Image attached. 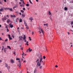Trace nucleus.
Listing matches in <instances>:
<instances>
[{
  "instance_id": "8fccbe9b",
  "label": "nucleus",
  "mask_w": 73,
  "mask_h": 73,
  "mask_svg": "<svg viewBox=\"0 0 73 73\" xmlns=\"http://www.w3.org/2000/svg\"><path fill=\"white\" fill-rule=\"evenodd\" d=\"M21 50H23V47H21Z\"/></svg>"
},
{
  "instance_id": "1a4fd4ad",
  "label": "nucleus",
  "mask_w": 73,
  "mask_h": 73,
  "mask_svg": "<svg viewBox=\"0 0 73 73\" xmlns=\"http://www.w3.org/2000/svg\"><path fill=\"white\" fill-rule=\"evenodd\" d=\"M10 62L11 63H14L15 62H14V60H13V59H11L10 60Z\"/></svg>"
},
{
  "instance_id": "dca6fc26",
  "label": "nucleus",
  "mask_w": 73,
  "mask_h": 73,
  "mask_svg": "<svg viewBox=\"0 0 73 73\" xmlns=\"http://www.w3.org/2000/svg\"><path fill=\"white\" fill-rule=\"evenodd\" d=\"M25 24L26 27H27V26H28V25H27V24L26 23H25Z\"/></svg>"
},
{
  "instance_id": "f3484780",
  "label": "nucleus",
  "mask_w": 73,
  "mask_h": 73,
  "mask_svg": "<svg viewBox=\"0 0 73 73\" xmlns=\"http://www.w3.org/2000/svg\"><path fill=\"white\" fill-rule=\"evenodd\" d=\"M29 49H31V48H29V49L27 50V52H29Z\"/></svg>"
},
{
  "instance_id": "4be33fe9",
  "label": "nucleus",
  "mask_w": 73,
  "mask_h": 73,
  "mask_svg": "<svg viewBox=\"0 0 73 73\" xmlns=\"http://www.w3.org/2000/svg\"><path fill=\"white\" fill-rule=\"evenodd\" d=\"M36 72H37V70L36 69H35L34 71V73H36Z\"/></svg>"
},
{
  "instance_id": "69168bd1",
  "label": "nucleus",
  "mask_w": 73,
  "mask_h": 73,
  "mask_svg": "<svg viewBox=\"0 0 73 73\" xmlns=\"http://www.w3.org/2000/svg\"><path fill=\"white\" fill-rule=\"evenodd\" d=\"M36 2H38V0H36Z\"/></svg>"
},
{
  "instance_id": "9d476101",
  "label": "nucleus",
  "mask_w": 73,
  "mask_h": 73,
  "mask_svg": "<svg viewBox=\"0 0 73 73\" xmlns=\"http://www.w3.org/2000/svg\"><path fill=\"white\" fill-rule=\"evenodd\" d=\"M25 14H22V18H24V17H25Z\"/></svg>"
},
{
  "instance_id": "de8ad7c7",
  "label": "nucleus",
  "mask_w": 73,
  "mask_h": 73,
  "mask_svg": "<svg viewBox=\"0 0 73 73\" xmlns=\"http://www.w3.org/2000/svg\"><path fill=\"white\" fill-rule=\"evenodd\" d=\"M5 28H7V29H8V27H7V26H6L5 27Z\"/></svg>"
},
{
  "instance_id": "f8f14e48",
  "label": "nucleus",
  "mask_w": 73,
  "mask_h": 73,
  "mask_svg": "<svg viewBox=\"0 0 73 73\" xmlns=\"http://www.w3.org/2000/svg\"><path fill=\"white\" fill-rule=\"evenodd\" d=\"M29 19L30 20H31V21H32L33 20V18L32 17L29 18Z\"/></svg>"
},
{
  "instance_id": "603ef678",
  "label": "nucleus",
  "mask_w": 73,
  "mask_h": 73,
  "mask_svg": "<svg viewBox=\"0 0 73 73\" xmlns=\"http://www.w3.org/2000/svg\"><path fill=\"white\" fill-rule=\"evenodd\" d=\"M68 35H70V33H69V32H68Z\"/></svg>"
},
{
  "instance_id": "f257e3e1",
  "label": "nucleus",
  "mask_w": 73,
  "mask_h": 73,
  "mask_svg": "<svg viewBox=\"0 0 73 73\" xmlns=\"http://www.w3.org/2000/svg\"><path fill=\"white\" fill-rule=\"evenodd\" d=\"M38 29L39 30V32H40V34H41V32H42V33L43 35H44V31L42 30V29H41V27H39L38 28Z\"/></svg>"
},
{
  "instance_id": "0eeeda50",
  "label": "nucleus",
  "mask_w": 73,
  "mask_h": 73,
  "mask_svg": "<svg viewBox=\"0 0 73 73\" xmlns=\"http://www.w3.org/2000/svg\"><path fill=\"white\" fill-rule=\"evenodd\" d=\"M7 20V18L5 17H4L3 18H2V21H4L5 20Z\"/></svg>"
},
{
  "instance_id": "5fc2aeb1",
  "label": "nucleus",
  "mask_w": 73,
  "mask_h": 73,
  "mask_svg": "<svg viewBox=\"0 0 73 73\" xmlns=\"http://www.w3.org/2000/svg\"><path fill=\"white\" fill-rule=\"evenodd\" d=\"M4 1L5 2H7V0H4Z\"/></svg>"
},
{
  "instance_id": "f704fd0d",
  "label": "nucleus",
  "mask_w": 73,
  "mask_h": 73,
  "mask_svg": "<svg viewBox=\"0 0 73 73\" xmlns=\"http://www.w3.org/2000/svg\"><path fill=\"white\" fill-rule=\"evenodd\" d=\"M7 68H8V69H10V66H7Z\"/></svg>"
},
{
  "instance_id": "5701e85b",
  "label": "nucleus",
  "mask_w": 73,
  "mask_h": 73,
  "mask_svg": "<svg viewBox=\"0 0 73 73\" xmlns=\"http://www.w3.org/2000/svg\"><path fill=\"white\" fill-rule=\"evenodd\" d=\"M5 67H7V68L8 66V64L6 63H5Z\"/></svg>"
},
{
  "instance_id": "e433bc0d",
  "label": "nucleus",
  "mask_w": 73,
  "mask_h": 73,
  "mask_svg": "<svg viewBox=\"0 0 73 73\" xmlns=\"http://www.w3.org/2000/svg\"><path fill=\"white\" fill-rule=\"evenodd\" d=\"M44 26H45V25H48V23H46V24H44Z\"/></svg>"
},
{
  "instance_id": "c9c22d12",
  "label": "nucleus",
  "mask_w": 73,
  "mask_h": 73,
  "mask_svg": "<svg viewBox=\"0 0 73 73\" xmlns=\"http://www.w3.org/2000/svg\"><path fill=\"white\" fill-rule=\"evenodd\" d=\"M43 59H45V58H46V57L45 56H43Z\"/></svg>"
},
{
  "instance_id": "c85d7f7f",
  "label": "nucleus",
  "mask_w": 73,
  "mask_h": 73,
  "mask_svg": "<svg viewBox=\"0 0 73 73\" xmlns=\"http://www.w3.org/2000/svg\"><path fill=\"white\" fill-rule=\"evenodd\" d=\"M22 1L23 4H25V3H24V0H22V1Z\"/></svg>"
},
{
  "instance_id": "72a5a7b5",
  "label": "nucleus",
  "mask_w": 73,
  "mask_h": 73,
  "mask_svg": "<svg viewBox=\"0 0 73 73\" xmlns=\"http://www.w3.org/2000/svg\"><path fill=\"white\" fill-rule=\"evenodd\" d=\"M31 51H32V50L31 49L29 50V52H31Z\"/></svg>"
},
{
  "instance_id": "6e6552de",
  "label": "nucleus",
  "mask_w": 73,
  "mask_h": 73,
  "mask_svg": "<svg viewBox=\"0 0 73 73\" xmlns=\"http://www.w3.org/2000/svg\"><path fill=\"white\" fill-rule=\"evenodd\" d=\"M5 10H6V9H9V11H12V8H5Z\"/></svg>"
},
{
  "instance_id": "39448f33",
  "label": "nucleus",
  "mask_w": 73,
  "mask_h": 73,
  "mask_svg": "<svg viewBox=\"0 0 73 73\" xmlns=\"http://www.w3.org/2000/svg\"><path fill=\"white\" fill-rule=\"evenodd\" d=\"M9 25L10 26V28H12L13 27V25H12V24L10 23L9 24Z\"/></svg>"
},
{
  "instance_id": "f03ea898",
  "label": "nucleus",
  "mask_w": 73,
  "mask_h": 73,
  "mask_svg": "<svg viewBox=\"0 0 73 73\" xmlns=\"http://www.w3.org/2000/svg\"><path fill=\"white\" fill-rule=\"evenodd\" d=\"M41 62H40V61L36 63V66L37 67H38V66H41Z\"/></svg>"
},
{
  "instance_id": "bb28decb",
  "label": "nucleus",
  "mask_w": 73,
  "mask_h": 73,
  "mask_svg": "<svg viewBox=\"0 0 73 73\" xmlns=\"http://www.w3.org/2000/svg\"><path fill=\"white\" fill-rule=\"evenodd\" d=\"M3 9H0V12H1V11H3Z\"/></svg>"
},
{
  "instance_id": "393cba45",
  "label": "nucleus",
  "mask_w": 73,
  "mask_h": 73,
  "mask_svg": "<svg viewBox=\"0 0 73 73\" xmlns=\"http://www.w3.org/2000/svg\"><path fill=\"white\" fill-rule=\"evenodd\" d=\"M7 47L9 48L10 49H11V47H10V46H7Z\"/></svg>"
},
{
  "instance_id": "c756f323",
  "label": "nucleus",
  "mask_w": 73,
  "mask_h": 73,
  "mask_svg": "<svg viewBox=\"0 0 73 73\" xmlns=\"http://www.w3.org/2000/svg\"><path fill=\"white\" fill-rule=\"evenodd\" d=\"M29 40H30V41H32V39L31 38V37H29Z\"/></svg>"
},
{
  "instance_id": "aec40b11",
  "label": "nucleus",
  "mask_w": 73,
  "mask_h": 73,
  "mask_svg": "<svg viewBox=\"0 0 73 73\" xmlns=\"http://www.w3.org/2000/svg\"><path fill=\"white\" fill-rule=\"evenodd\" d=\"M19 22H20V23H21V22H22V20L21 19V18L19 20Z\"/></svg>"
},
{
  "instance_id": "b1692460",
  "label": "nucleus",
  "mask_w": 73,
  "mask_h": 73,
  "mask_svg": "<svg viewBox=\"0 0 73 73\" xmlns=\"http://www.w3.org/2000/svg\"><path fill=\"white\" fill-rule=\"evenodd\" d=\"M26 5L27 7H29V4H27Z\"/></svg>"
},
{
  "instance_id": "423d86ee",
  "label": "nucleus",
  "mask_w": 73,
  "mask_h": 73,
  "mask_svg": "<svg viewBox=\"0 0 73 73\" xmlns=\"http://www.w3.org/2000/svg\"><path fill=\"white\" fill-rule=\"evenodd\" d=\"M43 59L42 58V56H41L40 57L39 62H41V61H42Z\"/></svg>"
},
{
  "instance_id": "6ab92c4d",
  "label": "nucleus",
  "mask_w": 73,
  "mask_h": 73,
  "mask_svg": "<svg viewBox=\"0 0 73 73\" xmlns=\"http://www.w3.org/2000/svg\"><path fill=\"white\" fill-rule=\"evenodd\" d=\"M39 61V59H37L36 60V62H37Z\"/></svg>"
},
{
  "instance_id": "864d4df0",
  "label": "nucleus",
  "mask_w": 73,
  "mask_h": 73,
  "mask_svg": "<svg viewBox=\"0 0 73 73\" xmlns=\"http://www.w3.org/2000/svg\"><path fill=\"white\" fill-rule=\"evenodd\" d=\"M4 52H6V50H5V49H4Z\"/></svg>"
},
{
  "instance_id": "79ce46f5",
  "label": "nucleus",
  "mask_w": 73,
  "mask_h": 73,
  "mask_svg": "<svg viewBox=\"0 0 73 73\" xmlns=\"http://www.w3.org/2000/svg\"><path fill=\"white\" fill-rule=\"evenodd\" d=\"M23 9L24 11H25V8H23Z\"/></svg>"
},
{
  "instance_id": "a878e982",
  "label": "nucleus",
  "mask_w": 73,
  "mask_h": 73,
  "mask_svg": "<svg viewBox=\"0 0 73 73\" xmlns=\"http://www.w3.org/2000/svg\"><path fill=\"white\" fill-rule=\"evenodd\" d=\"M9 39L10 40H12V38L11 37H10L9 38Z\"/></svg>"
},
{
  "instance_id": "3c124183",
  "label": "nucleus",
  "mask_w": 73,
  "mask_h": 73,
  "mask_svg": "<svg viewBox=\"0 0 73 73\" xmlns=\"http://www.w3.org/2000/svg\"><path fill=\"white\" fill-rule=\"evenodd\" d=\"M56 68H57L58 67V66L57 65H56L55 66Z\"/></svg>"
},
{
  "instance_id": "ea45409f",
  "label": "nucleus",
  "mask_w": 73,
  "mask_h": 73,
  "mask_svg": "<svg viewBox=\"0 0 73 73\" xmlns=\"http://www.w3.org/2000/svg\"><path fill=\"white\" fill-rule=\"evenodd\" d=\"M40 69H41L42 68V66H40L39 67Z\"/></svg>"
},
{
  "instance_id": "052dcab7",
  "label": "nucleus",
  "mask_w": 73,
  "mask_h": 73,
  "mask_svg": "<svg viewBox=\"0 0 73 73\" xmlns=\"http://www.w3.org/2000/svg\"><path fill=\"white\" fill-rule=\"evenodd\" d=\"M19 14L20 15H21V13H19Z\"/></svg>"
},
{
  "instance_id": "a211bd4d",
  "label": "nucleus",
  "mask_w": 73,
  "mask_h": 73,
  "mask_svg": "<svg viewBox=\"0 0 73 73\" xmlns=\"http://www.w3.org/2000/svg\"><path fill=\"white\" fill-rule=\"evenodd\" d=\"M8 20L7 21V23H9V21H10V20H9L8 19H7Z\"/></svg>"
},
{
  "instance_id": "37998d69",
  "label": "nucleus",
  "mask_w": 73,
  "mask_h": 73,
  "mask_svg": "<svg viewBox=\"0 0 73 73\" xmlns=\"http://www.w3.org/2000/svg\"><path fill=\"white\" fill-rule=\"evenodd\" d=\"M7 32H9V30L8 29H7Z\"/></svg>"
},
{
  "instance_id": "412c9836",
  "label": "nucleus",
  "mask_w": 73,
  "mask_h": 73,
  "mask_svg": "<svg viewBox=\"0 0 73 73\" xmlns=\"http://www.w3.org/2000/svg\"><path fill=\"white\" fill-rule=\"evenodd\" d=\"M48 14L49 15H51V13H50V11H48Z\"/></svg>"
},
{
  "instance_id": "20e7f679",
  "label": "nucleus",
  "mask_w": 73,
  "mask_h": 73,
  "mask_svg": "<svg viewBox=\"0 0 73 73\" xmlns=\"http://www.w3.org/2000/svg\"><path fill=\"white\" fill-rule=\"evenodd\" d=\"M18 62H19V64H17V66H19V68H21V62H20L19 60Z\"/></svg>"
},
{
  "instance_id": "49530a36",
  "label": "nucleus",
  "mask_w": 73,
  "mask_h": 73,
  "mask_svg": "<svg viewBox=\"0 0 73 73\" xmlns=\"http://www.w3.org/2000/svg\"><path fill=\"white\" fill-rule=\"evenodd\" d=\"M70 31L72 32H73V31L72 30H70Z\"/></svg>"
},
{
  "instance_id": "774afa93",
  "label": "nucleus",
  "mask_w": 73,
  "mask_h": 73,
  "mask_svg": "<svg viewBox=\"0 0 73 73\" xmlns=\"http://www.w3.org/2000/svg\"><path fill=\"white\" fill-rule=\"evenodd\" d=\"M19 4H21V2H19Z\"/></svg>"
},
{
  "instance_id": "09e8293b",
  "label": "nucleus",
  "mask_w": 73,
  "mask_h": 73,
  "mask_svg": "<svg viewBox=\"0 0 73 73\" xmlns=\"http://www.w3.org/2000/svg\"><path fill=\"white\" fill-rule=\"evenodd\" d=\"M24 40L25 42H27V40H26V39H25V40Z\"/></svg>"
},
{
  "instance_id": "0e129e2a",
  "label": "nucleus",
  "mask_w": 73,
  "mask_h": 73,
  "mask_svg": "<svg viewBox=\"0 0 73 73\" xmlns=\"http://www.w3.org/2000/svg\"><path fill=\"white\" fill-rule=\"evenodd\" d=\"M0 4H2V3L0 1Z\"/></svg>"
},
{
  "instance_id": "a19ab883",
  "label": "nucleus",
  "mask_w": 73,
  "mask_h": 73,
  "mask_svg": "<svg viewBox=\"0 0 73 73\" xmlns=\"http://www.w3.org/2000/svg\"><path fill=\"white\" fill-rule=\"evenodd\" d=\"M2 47L3 48L2 49V52H3V49H4V46H2Z\"/></svg>"
},
{
  "instance_id": "58836bf2",
  "label": "nucleus",
  "mask_w": 73,
  "mask_h": 73,
  "mask_svg": "<svg viewBox=\"0 0 73 73\" xmlns=\"http://www.w3.org/2000/svg\"><path fill=\"white\" fill-rule=\"evenodd\" d=\"M26 29H29V27H26Z\"/></svg>"
},
{
  "instance_id": "c03bdc74",
  "label": "nucleus",
  "mask_w": 73,
  "mask_h": 73,
  "mask_svg": "<svg viewBox=\"0 0 73 73\" xmlns=\"http://www.w3.org/2000/svg\"><path fill=\"white\" fill-rule=\"evenodd\" d=\"M8 41V39H6L5 40V41Z\"/></svg>"
},
{
  "instance_id": "473e14b6",
  "label": "nucleus",
  "mask_w": 73,
  "mask_h": 73,
  "mask_svg": "<svg viewBox=\"0 0 73 73\" xmlns=\"http://www.w3.org/2000/svg\"><path fill=\"white\" fill-rule=\"evenodd\" d=\"M21 12H22V13H24V11H23L22 10H21Z\"/></svg>"
},
{
  "instance_id": "6e6d98bb",
  "label": "nucleus",
  "mask_w": 73,
  "mask_h": 73,
  "mask_svg": "<svg viewBox=\"0 0 73 73\" xmlns=\"http://www.w3.org/2000/svg\"><path fill=\"white\" fill-rule=\"evenodd\" d=\"M13 54H14L16 55V54H15V52H13Z\"/></svg>"
},
{
  "instance_id": "a18cd8bd",
  "label": "nucleus",
  "mask_w": 73,
  "mask_h": 73,
  "mask_svg": "<svg viewBox=\"0 0 73 73\" xmlns=\"http://www.w3.org/2000/svg\"><path fill=\"white\" fill-rule=\"evenodd\" d=\"M8 36H9V37H10V35H8Z\"/></svg>"
},
{
  "instance_id": "7ed1b4c3",
  "label": "nucleus",
  "mask_w": 73,
  "mask_h": 73,
  "mask_svg": "<svg viewBox=\"0 0 73 73\" xmlns=\"http://www.w3.org/2000/svg\"><path fill=\"white\" fill-rule=\"evenodd\" d=\"M23 38V37L22 36H19V40L20 41H22V39Z\"/></svg>"
},
{
  "instance_id": "ddd939ff",
  "label": "nucleus",
  "mask_w": 73,
  "mask_h": 73,
  "mask_svg": "<svg viewBox=\"0 0 73 73\" xmlns=\"http://www.w3.org/2000/svg\"><path fill=\"white\" fill-rule=\"evenodd\" d=\"M28 43H29V42L27 41L26 44H25L26 45H27V46L29 45V44H28Z\"/></svg>"
},
{
  "instance_id": "e2e57ef3",
  "label": "nucleus",
  "mask_w": 73,
  "mask_h": 73,
  "mask_svg": "<svg viewBox=\"0 0 73 73\" xmlns=\"http://www.w3.org/2000/svg\"><path fill=\"white\" fill-rule=\"evenodd\" d=\"M2 40L1 39V37H0V40Z\"/></svg>"
},
{
  "instance_id": "2eb2a0df",
  "label": "nucleus",
  "mask_w": 73,
  "mask_h": 73,
  "mask_svg": "<svg viewBox=\"0 0 73 73\" xmlns=\"http://www.w3.org/2000/svg\"><path fill=\"white\" fill-rule=\"evenodd\" d=\"M11 17H16V15H11Z\"/></svg>"
},
{
  "instance_id": "bf43d9fd",
  "label": "nucleus",
  "mask_w": 73,
  "mask_h": 73,
  "mask_svg": "<svg viewBox=\"0 0 73 73\" xmlns=\"http://www.w3.org/2000/svg\"><path fill=\"white\" fill-rule=\"evenodd\" d=\"M17 7L16 6H15L14 7H13L14 8H16Z\"/></svg>"
},
{
  "instance_id": "4d7b16f0",
  "label": "nucleus",
  "mask_w": 73,
  "mask_h": 73,
  "mask_svg": "<svg viewBox=\"0 0 73 73\" xmlns=\"http://www.w3.org/2000/svg\"><path fill=\"white\" fill-rule=\"evenodd\" d=\"M26 62V60H24V61H23V63H24V62Z\"/></svg>"
},
{
  "instance_id": "cd10ccee",
  "label": "nucleus",
  "mask_w": 73,
  "mask_h": 73,
  "mask_svg": "<svg viewBox=\"0 0 73 73\" xmlns=\"http://www.w3.org/2000/svg\"><path fill=\"white\" fill-rule=\"evenodd\" d=\"M71 25H73V21H72L71 22Z\"/></svg>"
},
{
  "instance_id": "2f4dec72",
  "label": "nucleus",
  "mask_w": 73,
  "mask_h": 73,
  "mask_svg": "<svg viewBox=\"0 0 73 73\" xmlns=\"http://www.w3.org/2000/svg\"><path fill=\"white\" fill-rule=\"evenodd\" d=\"M70 3H73V0L70 1Z\"/></svg>"
},
{
  "instance_id": "338daca9",
  "label": "nucleus",
  "mask_w": 73,
  "mask_h": 73,
  "mask_svg": "<svg viewBox=\"0 0 73 73\" xmlns=\"http://www.w3.org/2000/svg\"><path fill=\"white\" fill-rule=\"evenodd\" d=\"M2 35H4V33H2Z\"/></svg>"
},
{
  "instance_id": "4c0bfd02",
  "label": "nucleus",
  "mask_w": 73,
  "mask_h": 73,
  "mask_svg": "<svg viewBox=\"0 0 73 73\" xmlns=\"http://www.w3.org/2000/svg\"><path fill=\"white\" fill-rule=\"evenodd\" d=\"M16 60H20V59L19 58H17Z\"/></svg>"
},
{
  "instance_id": "7c9ffc66",
  "label": "nucleus",
  "mask_w": 73,
  "mask_h": 73,
  "mask_svg": "<svg viewBox=\"0 0 73 73\" xmlns=\"http://www.w3.org/2000/svg\"><path fill=\"white\" fill-rule=\"evenodd\" d=\"M29 2L31 3V4H32V2H31V0H29Z\"/></svg>"
},
{
  "instance_id": "9b49d317",
  "label": "nucleus",
  "mask_w": 73,
  "mask_h": 73,
  "mask_svg": "<svg viewBox=\"0 0 73 73\" xmlns=\"http://www.w3.org/2000/svg\"><path fill=\"white\" fill-rule=\"evenodd\" d=\"M26 38H27V37L25 36V35H24L23 36V39L25 40V39H26Z\"/></svg>"
},
{
  "instance_id": "13d9d810",
  "label": "nucleus",
  "mask_w": 73,
  "mask_h": 73,
  "mask_svg": "<svg viewBox=\"0 0 73 73\" xmlns=\"http://www.w3.org/2000/svg\"><path fill=\"white\" fill-rule=\"evenodd\" d=\"M32 35H33V32H32Z\"/></svg>"
},
{
  "instance_id": "4468645a",
  "label": "nucleus",
  "mask_w": 73,
  "mask_h": 73,
  "mask_svg": "<svg viewBox=\"0 0 73 73\" xmlns=\"http://www.w3.org/2000/svg\"><path fill=\"white\" fill-rule=\"evenodd\" d=\"M64 9L65 11H67V10H68V8L66 7H65Z\"/></svg>"
},
{
  "instance_id": "680f3d73",
  "label": "nucleus",
  "mask_w": 73,
  "mask_h": 73,
  "mask_svg": "<svg viewBox=\"0 0 73 73\" xmlns=\"http://www.w3.org/2000/svg\"><path fill=\"white\" fill-rule=\"evenodd\" d=\"M2 62V61H1V60H0V62Z\"/></svg>"
}]
</instances>
